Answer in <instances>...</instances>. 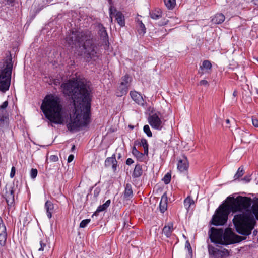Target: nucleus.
<instances>
[{"mask_svg":"<svg viewBox=\"0 0 258 258\" xmlns=\"http://www.w3.org/2000/svg\"><path fill=\"white\" fill-rule=\"evenodd\" d=\"M74 155H70L68 158V162L70 163L74 159Z\"/></svg>","mask_w":258,"mask_h":258,"instance_id":"50","label":"nucleus"},{"mask_svg":"<svg viewBox=\"0 0 258 258\" xmlns=\"http://www.w3.org/2000/svg\"><path fill=\"white\" fill-rule=\"evenodd\" d=\"M223 233L222 229L211 227L209 231V238L211 242L221 245Z\"/></svg>","mask_w":258,"mask_h":258,"instance_id":"10","label":"nucleus"},{"mask_svg":"<svg viewBox=\"0 0 258 258\" xmlns=\"http://www.w3.org/2000/svg\"><path fill=\"white\" fill-rule=\"evenodd\" d=\"M40 108L45 117L51 123L62 124L65 120L60 98L53 94L47 95Z\"/></svg>","mask_w":258,"mask_h":258,"instance_id":"4","label":"nucleus"},{"mask_svg":"<svg viewBox=\"0 0 258 258\" xmlns=\"http://www.w3.org/2000/svg\"><path fill=\"white\" fill-rule=\"evenodd\" d=\"M66 40L70 45H74L83 50L84 58L87 62L98 59L100 54L91 31H72Z\"/></svg>","mask_w":258,"mask_h":258,"instance_id":"3","label":"nucleus"},{"mask_svg":"<svg viewBox=\"0 0 258 258\" xmlns=\"http://www.w3.org/2000/svg\"><path fill=\"white\" fill-rule=\"evenodd\" d=\"M188 168V162L186 157L183 155L178 160L177 168L180 172L186 171Z\"/></svg>","mask_w":258,"mask_h":258,"instance_id":"14","label":"nucleus"},{"mask_svg":"<svg viewBox=\"0 0 258 258\" xmlns=\"http://www.w3.org/2000/svg\"><path fill=\"white\" fill-rule=\"evenodd\" d=\"M150 15L152 19L157 20L162 17V12L160 10L152 11L150 13Z\"/></svg>","mask_w":258,"mask_h":258,"instance_id":"29","label":"nucleus"},{"mask_svg":"<svg viewBox=\"0 0 258 258\" xmlns=\"http://www.w3.org/2000/svg\"><path fill=\"white\" fill-rule=\"evenodd\" d=\"M168 22V20H164V21L163 22H162V23H161L159 25H160V26L165 25H166L167 24Z\"/></svg>","mask_w":258,"mask_h":258,"instance_id":"51","label":"nucleus"},{"mask_svg":"<svg viewBox=\"0 0 258 258\" xmlns=\"http://www.w3.org/2000/svg\"><path fill=\"white\" fill-rule=\"evenodd\" d=\"M13 64L12 58L0 63V91L5 92L9 89Z\"/></svg>","mask_w":258,"mask_h":258,"instance_id":"6","label":"nucleus"},{"mask_svg":"<svg viewBox=\"0 0 258 258\" xmlns=\"http://www.w3.org/2000/svg\"><path fill=\"white\" fill-rule=\"evenodd\" d=\"M37 170L36 169L32 168L30 171V176L32 179H35L37 175Z\"/></svg>","mask_w":258,"mask_h":258,"instance_id":"40","label":"nucleus"},{"mask_svg":"<svg viewBox=\"0 0 258 258\" xmlns=\"http://www.w3.org/2000/svg\"><path fill=\"white\" fill-rule=\"evenodd\" d=\"M143 131L145 134L149 137H151L152 136V134L151 131H150V127L148 125H144L143 127Z\"/></svg>","mask_w":258,"mask_h":258,"instance_id":"38","label":"nucleus"},{"mask_svg":"<svg viewBox=\"0 0 258 258\" xmlns=\"http://www.w3.org/2000/svg\"><path fill=\"white\" fill-rule=\"evenodd\" d=\"M252 2L255 5L258 6V0H252Z\"/></svg>","mask_w":258,"mask_h":258,"instance_id":"53","label":"nucleus"},{"mask_svg":"<svg viewBox=\"0 0 258 258\" xmlns=\"http://www.w3.org/2000/svg\"><path fill=\"white\" fill-rule=\"evenodd\" d=\"M143 173L142 166L140 164H137L134 168L132 177L134 178H138L140 177Z\"/></svg>","mask_w":258,"mask_h":258,"instance_id":"28","label":"nucleus"},{"mask_svg":"<svg viewBox=\"0 0 258 258\" xmlns=\"http://www.w3.org/2000/svg\"><path fill=\"white\" fill-rule=\"evenodd\" d=\"M128 90V87L120 84L119 85L117 91L116 92L117 96H122L127 93Z\"/></svg>","mask_w":258,"mask_h":258,"instance_id":"27","label":"nucleus"},{"mask_svg":"<svg viewBox=\"0 0 258 258\" xmlns=\"http://www.w3.org/2000/svg\"><path fill=\"white\" fill-rule=\"evenodd\" d=\"M199 83H200V85H204V86H207V85H208V81L207 80H201Z\"/></svg>","mask_w":258,"mask_h":258,"instance_id":"48","label":"nucleus"},{"mask_svg":"<svg viewBox=\"0 0 258 258\" xmlns=\"http://www.w3.org/2000/svg\"><path fill=\"white\" fill-rule=\"evenodd\" d=\"M110 203V200H108L103 205L99 206L96 211L93 214L92 216L94 215L97 216L98 215L99 212L106 210L107 209V208L109 206Z\"/></svg>","mask_w":258,"mask_h":258,"instance_id":"24","label":"nucleus"},{"mask_svg":"<svg viewBox=\"0 0 258 258\" xmlns=\"http://www.w3.org/2000/svg\"><path fill=\"white\" fill-rule=\"evenodd\" d=\"M194 200L189 197H187L184 201V207L187 209H189L192 204H194Z\"/></svg>","mask_w":258,"mask_h":258,"instance_id":"33","label":"nucleus"},{"mask_svg":"<svg viewBox=\"0 0 258 258\" xmlns=\"http://www.w3.org/2000/svg\"><path fill=\"white\" fill-rule=\"evenodd\" d=\"M122 81L120 83L121 84L129 86V83L131 81V78L129 75H126L123 76L121 78Z\"/></svg>","mask_w":258,"mask_h":258,"instance_id":"34","label":"nucleus"},{"mask_svg":"<svg viewBox=\"0 0 258 258\" xmlns=\"http://www.w3.org/2000/svg\"><path fill=\"white\" fill-rule=\"evenodd\" d=\"M185 248H187L188 250L189 254L191 255V256H192V248L190 245V244L189 242L187 240L185 242Z\"/></svg>","mask_w":258,"mask_h":258,"instance_id":"41","label":"nucleus"},{"mask_svg":"<svg viewBox=\"0 0 258 258\" xmlns=\"http://www.w3.org/2000/svg\"><path fill=\"white\" fill-rule=\"evenodd\" d=\"M252 124L254 126L258 127V119L256 118H253L252 119Z\"/></svg>","mask_w":258,"mask_h":258,"instance_id":"46","label":"nucleus"},{"mask_svg":"<svg viewBox=\"0 0 258 258\" xmlns=\"http://www.w3.org/2000/svg\"><path fill=\"white\" fill-rule=\"evenodd\" d=\"M14 184H7L2 194V197L6 200L9 210L14 209Z\"/></svg>","mask_w":258,"mask_h":258,"instance_id":"9","label":"nucleus"},{"mask_svg":"<svg viewBox=\"0 0 258 258\" xmlns=\"http://www.w3.org/2000/svg\"><path fill=\"white\" fill-rule=\"evenodd\" d=\"M49 160L51 162H56L58 160V158L56 155H51L49 157Z\"/></svg>","mask_w":258,"mask_h":258,"instance_id":"44","label":"nucleus"},{"mask_svg":"<svg viewBox=\"0 0 258 258\" xmlns=\"http://www.w3.org/2000/svg\"><path fill=\"white\" fill-rule=\"evenodd\" d=\"M220 255H221L220 258H223L225 256H229V255L228 250L225 248H224L222 250H220Z\"/></svg>","mask_w":258,"mask_h":258,"instance_id":"42","label":"nucleus"},{"mask_svg":"<svg viewBox=\"0 0 258 258\" xmlns=\"http://www.w3.org/2000/svg\"><path fill=\"white\" fill-rule=\"evenodd\" d=\"M45 209L46 210V215L49 219L52 217V214L54 210V204L49 200L46 201L44 205Z\"/></svg>","mask_w":258,"mask_h":258,"instance_id":"20","label":"nucleus"},{"mask_svg":"<svg viewBox=\"0 0 258 258\" xmlns=\"http://www.w3.org/2000/svg\"><path fill=\"white\" fill-rule=\"evenodd\" d=\"M244 173V170L243 167L241 166L240 167L235 174L234 176V180H236L239 179L240 177H241Z\"/></svg>","mask_w":258,"mask_h":258,"instance_id":"30","label":"nucleus"},{"mask_svg":"<svg viewBox=\"0 0 258 258\" xmlns=\"http://www.w3.org/2000/svg\"><path fill=\"white\" fill-rule=\"evenodd\" d=\"M230 121V120L229 119H227L226 120V122L227 124H229Z\"/></svg>","mask_w":258,"mask_h":258,"instance_id":"56","label":"nucleus"},{"mask_svg":"<svg viewBox=\"0 0 258 258\" xmlns=\"http://www.w3.org/2000/svg\"><path fill=\"white\" fill-rule=\"evenodd\" d=\"M61 87L66 96L73 100L74 109L70 114L67 127L75 131L81 127H86L90 122L91 96L89 87L81 80H70L63 83Z\"/></svg>","mask_w":258,"mask_h":258,"instance_id":"1","label":"nucleus"},{"mask_svg":"<svg viewBox=\"0 0 258 258\" xmlns=\"http://www.w3.org/2000/svg\"><path fill=\"white\" fill-rule=\"evenodd\" d=\"M171 174L169 173H167L165 175L162 180L165 184H168L170 183L171 181Z\"/></svg>","mask_w":258,"mask_h":258,"instance_id":"37","label":"nucleus"},{"mask_svg":"<svg viewBox=\"0 0 258 258\" xmlns=\"http://www.w3.org/2000/svg\"><path fill=\"white\" fill-rule=\"evenodd\" d=\"M133 163H134V160L131 158H128V159H127V160L126 161V164L127 165H130L132 164H133Z\"/></svg>","mask_w":258,"mask_h":258,"instance_id":"49","label":"nucleus"},{"mask_svg":"<svg viewBox=\"0 0 258 258\" xmlns=\"http://www.w3.org/2000/svg\"><path fill=\"white\" fill-rule=\"evenodd\" d=\"M246 237H242L236 234L231 228L225 229L223 236L221 245H228L236 243H239L242 240H245Z\"/></svg>","mask_w":258,"mask_h":258,"instance_id":"8","label":"nucleus"},{"mask_svg":"<svg viewBox=\"0 0 258 258\" xmlns=\"http://www.w3.org/2000/svg\"><path fill=\"white\" fill-rule=\"evenodd\" d=\"M212 68V64L209 60H204L202 63V65L200 67L201 70L206 69L210 70Z\"/></svg>","mask_w":258,"mask_h":258,"instance_id":"32","label":"nucleus"},{"mask_svg":"<svg viewBox=\"0 0 258 258\" xmlns=\"http://www.w3.org/2000/svg\"><path fill=\"white\" fill-rule=\"evenodd\" d=\"M148 121L152 128L161 130L162 127V121L158 115L155 113L149 117Z\"/></svg>","mask_w":258,"mask_h":258,"instance_id":"11","label":"nucleus"},{"mask_svg":"<svg viewBox=\"0 0 258 258\" xmlns=\"http://www.w3.org/2000/svg\"><path fill=\"white\" fill-rule=\"evenodd\" d=\"M164 4L168 9H172L175 5V0H164Z\"/></svg>","mask_w":258,"mask_h":258,"instance_id":"31","label":"nucleus"},{"mask_svg":"<svg viewBox=\"0 0 258 258\" xmlns=\"http://www.w3.org/2000/svg\"><path fill=\"white\" fill-rule=\"evenodd\" d=\"M233 96L235 97L237 95V92L236 91H234L233 93Z\"/></svg>","mask_w":258,"mask_h":258,"instance_id":"55","label":"nucleus"},{"mask_svg":"<svg viewBox=\"0 0 258 258\" xmlns=\"http://www.w3.org/2000/svg\"><path fill=\"white\" fill-rule=\"evenodd\" d=\"M208 253L210 258H220V250L212 245L208 246Z\"/></svg>","mask_w":258,"mask_h":258,"instance_id":"16","label":"nucleus"},{"mask_svg":"<svg viewBox=\"0 0 258 258\" xmlns=\"http://www.w3.org/2000/svg\"><path fill=\"white\" fill-rule=\"evenodd\" d=\"M115 19L117 22V23L121 26L123 27L125 26V19L124 16L122 13L120 12H117L115 15Z\"/></svg>","mask_w":258,"mask_h":258,"instance_id":"26","label":"nucleus"},{"mask_svg":"<svg viewBox=\"0 0 258 258\" xmlns=\"http://www.w3.org/2000/svg\"><path fill=\"white\" fill-rule=\"evenodd\" d=\"M132 153L133 155L138 160L140 161H143L144 160V156L146 154L142 153L139 151L135 146H134L132 148Z\"/></svg>","mask_w":258,"mask_h":258,"instance_id":"25","label":"nucleus"},{"mask_svg":"<svg viewBox=\"0 0 258 258\" xmlns=\"http://www.w3.org/2000/svg\"><path fill=\"white\" fill-rule=\"evenodd\" d=\"M8 101H5L0 105V136L9 129V117L6 110L8 106Z\"/></svg>","mask_w":258,"mask_h":258,"instance_id":"7","label":"nucleus"},{"mask_svg":"<svg viewBox=\"0 0 258 258\" xmlns=\"http://www.w3.org/2000/svg\"><path fill=\"white\" fill-rule=\"evenodd\" d=\"M90 221L91 220L90 219H86L82 220L80 223V227L82 228L86 227Z\"/></svg>","mask_w":258,"mask_h":258,"instance_id":"39","label":"nucleus"},{"mask_svg":"<svg viewBox=\"0 0 258 258\" xmlns=\"http://www.w3.org/2000/svg\"><path fill=\"white\" fill-rule=\"evenodd\" d=\"M121 156L120 154H119L118 157L120 158Z\"/></svg>","mask_w":258,"mask_h":258,"instance_id":"58","label":"nucleus"},{"mask_svg":"<svg viewBox=\"0 0 258 258\" xmlns=\"http://www.w3.org/2000/svg\"><path fill=\"white\" fill-rule=\"evenodd\" d=\"M242 180L245 181L246 182H249L251 180L250 176L246 175L242 178Z\"/></svg>","mask_w":258,"mask_h":258,"instance_id":"47","label":"nucleus"},{"mask_svg":"<svg viewBox=\"0 0 258 258\" xmlns=\"http://www.w3.org/2000/svg\"><path fill=\"white\" fill-rule=\"evenodd\" d=\"M16 168L14 166H13L11 168L10 176L11 178H13L15 175Z\"/></svg>","mask_w":258,"mask_h":258,"instance_id":"45","label":"nucleus"},{"mask_svg":"<svg viewBox=\"0 0 258 258\" xmlns=\"http://www.w3.org/2000/svg\"><path fill=\"white\" fill-rule=\"evenodd\" d=\"M98 34L101 39L103 41L106 45L109 44L108 40V34L105 28L104 27H101L98 32Z\"/></svg>","mask_w":258,"mask_h":258,"instance_id":"21","label":"nucleus"},{"mask_svg":"<svg viewBox=\"0 0 258 258\" xmlns=\"http://www.w3.org/2000/svg\"><path fill=\"white\" fill-rule=\"evenodd\" d=\"M139 24L140 28L138 30V32L140 34L143 35L146 32L145 26L144 24L142 22H140Z\"/></svg>","mask_w":258,"mask_h":258,"instance_id":"36","label":"nucleus"},{"mask_svg":"<svg viewBox=\"0 0 258 258\" xmlns=\"http://www.w3.org/2000/svg\"><path fill=\"white\" fill-rule=\"evenodd\" d=\"M257 230H254L253 231V236H256L257 234Z\"/></svg>","mask_w":258,"mask_h":258,"instance_id":"54","label":"nucleus"},{"mask_svg":"<svg viewBox=\"0 0 258 258\" xmlns=\"http://www.w3.org/2000/svg\"><path fill=\"white\" fill-rule=\"evenodd\" d=\"M173 231V223H169L168 225H165L162 230V233L167 237H170Z\"/></svg>","mask_w":258,"mask_h":258,"instance_id":"22","label":"nucleus"},{"mask_svg":"<svg viewBox=\"0 0 258 258\" xmlns=\"http://www.w3.org/2000/svg\"><path fill=\"white\" fill-rule=\"evenodd\" d=\"M7 238L6 227L4 221L0 217V246H4L6 244Z\"/></svg>","mask_w":258,"mask_h":258,"instance_id":"12","label":"nucleus"},{"mask_svg":"<svg viewBox=\"0 0 258 258\" xmlns=\"http://www.w3.org/2000/svg\"><path fill=\"white\" fill-rule=\"evenodd\" d=\"M130 95L132 99L138 105L143 106L145 101L143 98L142 94L136 91H131Z\"/></svg>","mask_w":258,"mask_h":258,"instance_id":"13","label":"nucleus"},{"mask_svg":"<svg viewBox=\"0 0 258 258\" xmlns=\"http://www.w3.org/2000/svg\"><path fill=\"white\" fill-rule=\"evenodd\" d=\"M7 4H12L14 2V0H6Z\"/></svg>","mask_w":258,"mask_h":258,"instance_id":"52","label":"nucleus"},{"mask_svg":"<svg viewBox=\"0 0 258 258\" xmlns=\"http://www.w3.org/2000/svg\"><path fill=\"white\" fill-rule=\"evenodd\" d=\"M75 148V145H73L72 147V150H73Z\"/></svg>","mask_w":258,"mask_h":258,"instance_id":"57","label":"nucleus"},{"mask_svg":"<svg viewBox=\"0 0 258 258\" xmlns=\"http://www.w3.org/2000/svg\"><path fill=\"white\" fill-rule=\"evenodd\" d=\"M123 199L129 200L133 197L132 186L130 183H126L125 185V189L123 194Z\"/></svg>","mask_w":258,"mask_h":258,"instance_id":"18","label":"nucleus"},{"mask_svg":"<svg viewBox=\"0 0 258 258\" xmlns=\"http://www.w3.org/2000/svg\"><path fill=\"white\" fill-rule=\"evenodd\" d=\"M227 200V203L225 204L221 205L213 216L211 220V223L213 225H223L227 222L228 215L230 213L235 215L239 213L241 204L239 202L238 196L236 198L228 197Z\"/></svg>","mask_w":258,"mask_h":258,"instance_id":"5","label":"nucleus"},{"mask_svg":"<svg viewBox=\"0 0 258 258\" xmlns=\"http://www.w3.org/2000/svg\"><path fill=\"white\" fill-rule=\"evenodd\" d=\"M240 207L234 215L233 223L236 231L244 236L249 235L258 220V198L238 196Z\"/></svg>","mask_w":258,"mask_h":258,"instance_id":"2","label":"nucleus"},{"mask_svg":"<svg viewBox=\"0 0 258 258\" xmlns=\"http://www.w3.org/2000/svg\"><path fill=\"white\" fill-rule=\"evenodd\" d=\"M40 247L38 249L39 251H43L44 250L45 247H46V244L43 241H40Z\"/></svg>","mask_w":258,"mask_h":258,"instance_id":"43","label":"nucleus"},{"mask_svg":"<svg viewBox=\"0 0 258 258\" xmlns=\"http://www.w3.org/2000/svg\"><path fill=\"white\" fill-rule=\"evenodd\" d=\"M105 165L106 167L111 166L113 171H116L117 166V161L116 160L115 154H113L111 157L106 158L105 161Z\"/></svg>","mask_w":258,"mask_h":258,"instance_id":"15","label":"nucleus"},{"mask_svg":"<svg viewBox=\"0 0 258 258\" xmlns=\"http://www.w3.org/2000/svg\"><path fill=\"white\" fill-rule=\"evenodd\" d=\"M167 201L168 198L166 193H164L161 199L159 204L160 211L162 213H164L167 208Z\"/></svg>","mask_w":258,"mask_h":258,"instance_id":"19","label":"nucleus"},{"mask_svg":"<svg viewBox=\"0 0 258 258\" xmlns=\"http://www.w3.org/2000/svg\"><path fill=\"white\" fill-rule=\"evenodd\" d=\"M225 16L222 13L216 14L212 19V22L216 24L223 23L225 20Z\"/></svg>","mask_w":258,"mask_h":258,"instance_id":"23","label":"nucleus"},{"mask_svg":"<svg viewBox=\"0 0 258 258\" xmlns=\"http://www.w3.org/2000/svg\"><path fill=\"white\" fill-rule=\"evenodd\" d=\"M134 145L142 146L144 148V154L148 156L149 144L146 139L142 138L141 141L137 140L134 142Z\"/></svg>","mask_w":258,"mask_h":258,"instance_id":"17","label":"nucleus"},{"mask_svg":"<svg viewBox=\"0 0 258 258\" xmlns=\"http://www.w3.org/2000/svg\"><path fill=\"white\" fill-rule=\"evenodd\" d=\"M237 133L241 137V140L242 142L244 141V140L245 139L246 137L249 135L248 133L240 129H238L237 130Z\"/></svg>","mask_w":258,"mask_h":258,"instance_id":"35","label":"nucleus"}]
</instances>
